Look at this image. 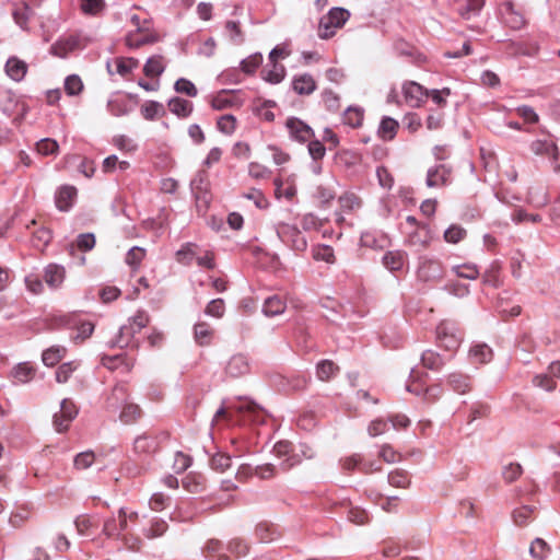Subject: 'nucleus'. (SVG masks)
I'll return each instance as SVG.
<instances>
[{
  "mask_svg": "<svg viewBox=\"0 0 560 560\" xmlns=\"http://www.w3.org/2000/svg\"><path fill=\"white\" fill-rule=\"evenodd\" d=\"M90 39L81 33H72L62 36L49 48L50 55L59 58H67L71 52L78 49H84Z\"/></svg>",
  "mask_w": 560,
  "mask_h": 560,
  "instance_id": "20e7f679",
  "label": "nucleus"
},
{
  "mask_svg": "<svg viewBox=\"0 0 560 560\" xmlns=\"http://www.w3.org/2000/svg\"><path fill=\"white\" fill-rule=\"evenodd\" d=\"M32 9L27 4L13 11L14 22L22 28L27 30V23L31 19Z\"/></svg>",
  "mask_w": 560,
  "mask_h": 560,
  "instance_id": "0e129e2a",
  "label": "nucleus"
},
{
  "mask_svg": "<svg viewBox=\"0 0 560 560\" xmlns=\"http://www.w3.org/2000/svg\"><path fill=\"white\" fill-rule=\"evenodd\" d=\"M191 194L198 207L208 208L211 201L210 183L207 172L199 171L190 182Z\"/></svg>",
  "mask_w": 560,
  "mask_h": 560,
  "instance_id": "0eeeda50",
  "label": "nucleus"
},
{
  "mask_svg": "<svg viewBox=\"0 0 560 560\" xmlns=\"http://www.w3.org/2000/svg\"><path fill=\"white\" fill-rule=\"evenodd\" d=\"M138 514L136 512L130 513L127 516V513L124 508H121L118 512V518L112 517L104 523L103 533L107 537H118L121 532L127 528V520H136Z\"/></svg>",
  "mask_w": 560,
  "mask_h": 560,
  "instance_id": "9d476101",
  "label": "nucleus"
},
{
  "mask_svg": "<svg viewBox=\"0 0 560 560\" xmlns=\"http://www.w3.org/2000/svg\"><path fill=\"white\" fill-rule=\"evenodd\" d=\"M66 278V270L57 264H49L44 269V280L50 289H59Z\"/></svg>",
  "mask_w": 560,
  "mask_h": 560,
  "instance_id": "f3484780",
  "label": "nucleus"
},
{
  "mask_svg": "<svg viewBox=\"0 0 560 560\" xmlns=\"http://www.w3.org/2000/svg\"><path fill=\"white\" fill-rule=\"evenodd\" d=\"M59 144L56 140L45 138L36 143V150L42 155H51L58 152Z\"/></svg>",
  "mask_w": 560,
  "mask_h": 560,
  "instance_id": "338daca9",
  "label": "nucleus"
},
{
  "mask_svg": "<svg viewBox=\"0 0 560 560\" xmlns=\"http://www.w3.org/2000/svg\"><path fill=\"white\" fill-rule=\"evenodd\" d=\"M408 260V255L404 250H389L383 256V265L392 272L402 270Z\"/></svg>",
  "mask_w": 560,
  "mask_h": 560,
  "instance_id": "aec40b11",
  "label": "nucleus"
},
{
  "mask_svg": "<svg viewBox=\"0 0 560 560\" xmlns=\"http://www.w3.org/2000/svg\"><path fill=\"white\" fill-rule=\"evenodd\" d=\"M107 109L112 115L117 117L127 115L130 112L127 101L120 97L109 100Z\"/></svg>",
  "mask_w": 560,
  "mask_h": 560,
  "instance_id": "864d4df0",
  "label": "nucleus"
},
{
  "mask_svg": "<svg viewBox=\"0 0 560 560\" xmlns=\"http://www.w3.org/2000/svg\"><path fill=\"white\" fill-rule=\"evenodd\" d=\"M66 354V348L61 346H54L46 349L42 354L43 363L47 366H54L61 361Z\"/></svg>",
  "mask_w": 560,
  "mask_h": 560,
  "instance_id": "79ce46f5",
  "label": "nucleus"
},
{
  "mask_svg": "<svg viewBox=\"0 0 560 560\" xmlns=\"http://www.w3.org/2000/svg\"><path fill=\"white\" fill-rule=\"evenodd\" d=\"M428 90L416 81H406L402 84V93L407 103L412 107H420L428 98Z\"/></svg>",
  "mask_w": 560,
  "mask_h": 560,
  "instance_id": "9b49d317",
  "label": "nucleus"
},
{
  "mask_svg": "<svg viewBox=\"0 0 560 560\" xmlns=\"http://www.w3.org/2000/svg\"><path fill=\"white\" fill-rule=\"evenodd\" d=\"M165 70V66L163 63V57L160 55L150 57L144 67L143 73L147 77H160Z\"/></svg>",
  "mask_w": 560,
  "mask_h": 560,
  "instance_id": "a19ab883",
  "label": "nucleus"
},
{
  "mask_svg": "<svg viewBox=\"0 0 560 560\" xmlns=\"http://www.w3.org/2000/svg\"><path fill=\"white\" fill-rule=\"evenodd\" d=\"M141 417V409L136 404H125L121 412H120V420L124 423H132L137 421Z\"/></svg>",
  "mask_w": 560,
  "mask_h": 560,
  "instance_id": "8fccbe9b",
  "label": "nucleus"
},
{
  "mask_svg": "<svg viewBox=\"0 0 560 560\" xmlns=\"http://www.w3.org/2000/svg\"><path fill=\"white\" fill-rule=\"evenodd\" d=\"M243 421L250 422L253 424H262L266 421V413L256 404L249 402L245 407Z\"/></svg>",
  "mask_w": 560,
  "mask_h": 560,
  "instance_id": "4c0bfd02",
  "label": "nucleus"
},
{
  "mask_svg": "<svg viewBox=\"0 0 560 560\" xmlns=\"http://www.w3.org/2000/svg\"><path fill=\"white\" fill-rule=\"evenodd\" d=\"M217 127L221 132L231 135L235 130L236 118L230 114L223 115L218 119Z\"/></svg>",
  "mask_w": 560,
  "mask_h": 560,
  "instance_id": "774afa93",
  "label": "nucleus"
},
{
  "mask_svg": "<svg viewBox=\"0 0 560 560\" xmlns=\"http://www.w3.org/2000/svg\"><path fill=\"white\" fill-rule=\"evenodd\" d=\"M350 12L345 8H331L329 12L319 20L318 35L328 39L335 35L336 28H341L349 20Z\"/></svg>",
  "mask_w": 560,
  "mask_h": 560,
  "instance_id": "f03ea898",
  "label": "nucleus"
},
{
  "mask_svg": "<svg viewBox=\"0 0 560 560\" xmlns=\"http://www.w3.org/2000/svg\"><path fill=\"white\" fill-rule=\"evenodd\" d=\"M174 90L179 94H185L189 97H195L198 94V90L195 84L185 78H179L174 84Z\"/></svg>",
  "mask_w": 560,
  "mask_h": 560,
  "instance_id": "680f3d73",
  "label": "nucleus"
},
{
  "mask_svg": "<svg viewBox=\"0 0 560 560\" xmlns=\"http://www.w3.org/2000/svg\"><path fill=\"white\" fill-rule=\"evenodd\" d=\"M549 551H550V548H549L548 544L541 538H536L530 544L529 553L532 557H534L536 559H539V560L545 559L548 556Z\"/></svg>",
  "mask_w": 560,
  "mask_h": 560,
  "instance_id": "052dcab7",
  "label": "nucleus"
},
{
  "mask_svg": "<svg viewBox=\"0 0 560 560\" xmlns=\"http://www.w3.org/2000/svg\"><path fill=\"white\" fill-rule=\"evenodd\" d=\"M95 455L92 451L79 453L74 456L73 466L78 470L86 469L93 465Z\"/></svg>",
  "mask_w": 560,
  "mask_h": 560,
  "instance_id": "e2e57ef3",
  "label": "nucleus"
},
{
  "mask_svg": "<svg viewBox=\"0 0 560 560\" xmlns=\"http://www.w3.org/2000/svg\"><path fill=\"white\" fill-rule=\"evenodd\" d=\"M170 110L180 118H187L192 113L194 105L190 101L182 97H172L168 103Z\"/></svg>",
  "mask_w": 560,
  "mask_h": 560,
  "instance_id": "c756f323",
  "label": "nucleus"
},
{
  "mask_svg": "<svg viewBox=\"0 0 560 560\" xmlns=\"http://www.w3.org/2000/svg\"><path fill=\"white\" fill-rule=\"evenodd\" d=\"M455 9L464 19L478 15L485 5V0H455Z\"/></svg>",
  "mask_w": 560,
  "mask_h": 560,
  "instance_id": "a211bd4d",
  "label": "nucleus"
},
{
  "mask_svg": "<svg viewBox=\"0 0 560 560\" xmlns=\"http://www.w3.org/2000/svg\"><path fill=\"white\" fill-rule=\"evenodd\" d=\"M27 63L18 57H10L5 63V73L14 81L20 82L27 73Z\"/></svg>",
  "mask_w": 560,
  "mask_h": 560,
  "instance_id": "5701e85b",
  "label": "nucleus"
},
{
  "mask_svg": "<svg viewBox=\"0 0 560 560\" xmlns=\"http://www.w3.org/2000/svg\"><path fill=\"white\" fill-rule=\"evenodd\" d=\"M213 329L208 323L200 322L194 327V337L199 346H209L212 340Z\"/></svg>",
  "mask_w": 560,
  "mask_h": 560,
  "instance_id": "f704fd0d",
  "label": "nucleus"
},
{
  "mask_svg": "<svg viewBox=\"0 0 560 560\" xmlns=\"http://www.w3.org/2000/svg\"><path fill=\"white\" fill-rule=\"evenodd\" d=\"M51 231L46 226H40L32 232L31 244L34 248L43 250L51 241Z\"/></svg>",
  "mask_w": 560,
  "mask_h": 560,
  "instance_id": "e433bc0d",
  "label": "nucleus"
},
{
  "mask_svg": "<svg viewBox=\"0 0 560 560\" xmlns=\"http://www.w3.org/2000/svg\"><path fill=\"white\" fill-rule=\"evenodd\" d=\"M77 197V188L73 186L65 185L60 187L55 195V203L58 210L69 211Z\"/></svg>",
  "mask_w": 560,
  "mask_h": 560,
  "instance_id": "dca6fc26",
  "label": "nucleus"
},
{
  "mask_svg": "<svg viewBox=\"0 0 560 560\" xmlns=\"http://www.w3.org/2000/svg\"><path fill=\"white\" fill-rule=\"evenodd\" d=\"M254 534L256 539L262 544L275 541L281 536L279 526L267 521L259 522Z\"/></svg>",
  "mask_w": 560,
  "mask_h": 560,
  "instance_id": "4468645a",
  "label": "nucleus"
},
{
  "mask_svg": "<svg viewBox=\"0 0 560 560\" xmlns=\"http://www.w3.org/2000/svg\"><path fill=\"white\" fill-rule=\"evenodd\" d=\"M452 168L445 164H438L427 172L425 184L428 187H441L451 184Z\"/></svg>",
  "mask_w": 560,
  "mask_h": 560,
  "instance_id": "f8f14e48",
  "label": "nucleus"
},
{
  "mask_svg": "<svg viewBox=\"0 0 560 560\" xmlns=\"http://www.w3.org/2000/svg\"><path fill=\"white\" fill-rule=\"evenodd\" d=\"M83 90V82L77 74H70L65 80V91L68 95H79Z\"/></svg>",
  "mask_w": 560,
  "mask_h": 560,
  "instance_id": "4d7b16f0",
  "label": "nucleus"
},
{
  "mask_svg": "<svg viewBox=\"0 0 560 560\" xmlns=\"http://www.w3.org/2000/svg\"><path fill=\"white\" fill-rule=\"evenodd\" d=\"M141 116L145 120H155L165 116L164 105L158 101H147L140 107Z\"/></svg>",
  "mask_w": 560,
  "mask_h": 560,
  "instance_id": "cd10ccee",
  "label": "nucleus"
},
{
  "mask_svg": "<svg viewBox=\"0 0 560 560\" xmlns=\"http://www.w3.org/2000/svg\"><path fill=\"white\" fill-rule=\"evenodd\" d=\"M469 357L472 363L486 364L492 360L493 351L486 343H477L470 348Z\"/></svg>",
  "mask_w": 560,
  "mask_h": 560,
  "instance_id": "bb28decb",
  "label": "nucleus"
},
{
  "mask_svg": "<svg viewBox=\"0 0 560 560\" xmlns=\"http://www.w3.org/2000/svg\"><path fill=\"white\" fill-rule=\"evenodd\" d=\"M464 334L457 323L453 320H442L436 327V339L439 346L446 351H455L463 340Z\"/></svg>",
  "mask_w": 560,
  "mask_h": 560,
  "instance_id": "7ed1b4c3",
  "label": "nucleus"
},
{
  "mask_svg": "<svg viewBox=\"0 0 560 560\" xmlns=\"http://www.w3.org/2000/svg\"><path fill=\"white\" fill-rule=\"evenodd\" d=\"M399 124L396 119L384 116L380 122L377 135L385 141H390L395 138Z\"/></svg>",
  "mask_w": 560,
  "mask_h": 560,
  "instance_id": "c85d7f7f",
  "label": "nucleus"
},
{
  "mask_svg": "<svg viewBox=\"0 0 560 560\" xmlns=\"http://www.w3.org/2000/svg\"><path fill=\"white\" fill-rule=\"evenodd\" d=\"M340 372V368L331 360H320L316 364V376L323 382H329Z\"/></svg>",
  "mask_w": 560,
  "mask_h": 560,
  "instance_id": "393cba45",
  "label": "nucleus"
},
{
  "mask_svg": "<svg viewBox=\"0 0 560 560\" xmlns=\"http://www.w3.org/2000/svg\"><path fill=\"white\" fill-rule=\"evenodd\" d=\"M451 94L452 91L450 88H443L441 90H428V97H430L439 108H444L447 106L446 97Z\"/></svg>",
  "mask_w": 560,
  "mask_h": 560,
  "instance_id": "bf43d9fd",
  "label": "nucleus"
},
{
  "mask_svg": "<svg viewBox=\"0 0 560 560\" xmlns=\"http://www.w3.org/2000/svg\"><path fill=\"white\" fill-rule=\"evenodd\" d=\"M224 28L229 35V39L232 44L240 46L245 42V34L241 27L238 21L229 20L225 22Z\"/></svg>",
  "mask_w": 560,
  "mask_h": 560,
  "instance_id": "58836bf2",
  "label": "nucleus"
},
{
  "mask_svg": "<svg viewBox=\"0 0 560 560\" xmlns=\"http://www.w3.org/2000/svg\"><path fill=\"white\" fill-rule=\"evenodd\" d=\"M209 464L213 470L224 472L231 467V456L223 452H217L210 457Z\"/></svg>",
  "mask_w": 560,
  "mask_h": 560,
  "instance_id": "49530a36",
  "label": "nucleus"
},
{
  "mask_svg": "<svg viewBox=\"0 0 560 560\" xmlns=\"http://www.w3.org/2000/svg\"><path fill=\"white\" fill-rule=\"evenodd\" d=\"M504 8H505V16H504L505 24L512 30H521L526 23L524 16L520 12L515 11L514 4L511 1L505 2Z\"/></svg>",
  "mask_w": 560,
  "mask_h": 560,
  "instance_id": "7c9ffc66",
  "label": "nucleus"
},
{
  "mask_svg": "<svg viewBox=\"0 0 560 560\" xmlns=\"http://www.w3.org/2000/svg\"><path fill=\"white\" fill-rule=\"evenodd\" d=\"M285 127L289 130L290 137L301 143L307 142L315 136L314 130L306 122L296 117L288 118Z\"/></svg>",
  "mask_w": 560,
  "mask_h": 560,
  "instance_id": "1a4fd4ad",
  "label": "nucleus"
},
{
  "mask_svg": "<svg viewBox=\"0 0 560 560\" xmlns=\"http://www.w3.org/2000/svg\"><path fill=\"white\" fill-rule=\"evenodd\" d=\"M128 398L127 385L118 383L114 386L112 394L107 398V406L117 409L121 404H125Z\"/></svg>",
  "mask_w": 560,
  "mask_h": 560,
  "instance_id": "72a5a7b5",
  "label": "nucleus"
},
{
  "mask_svg": "<svg viewBox=\"0 0 560 560\" xmlns=\"http://www.w3.org/2000/svg\"><path fill=\"white\" fill-rule=\"evenodd\" d=\"M273 452L277 456H288L287 462L289 467H293L300 463L299 453L295 446L289 441H279L273 446Z\"/></svg>",
  "mask_w": 560,
  "mask_h": 560,
  "instance_id": "4be33fe9",
  "label": "nucleus"
},
{
  "mask_svg": "<svg viewBox=\"0 0 560 560\" xmlns=\"http://www.w3.org/2000/svg\"><path fill=\"white\" fill-rule=\"evenodd\" d=\"M133 450L138 454H152L159 450V441L150 434H142L136 438Z\"/></svg>",
  "mask_w": 560,
  "mask_h": 560,
  "instance_id": "b1692460",
  "label": "nucleus"
},
{
  "mask_svg": "<svg viewBox=\"0 0 560 560\" xmlns=\"http://www.w3.org/2000/svg\"><path fill=\"white\" fill-rule=\"evenodd\" d=\"M250 370L248 358L245 354L237 353L229 360L225 372L231 377H240L247 374Z\"/></svg>",
  "mask_w": 560,
  "mask_h": 560,
  "instance_id": "2eb2a0df",
  "label": "nucleus"
},
{
  "mask_svg": "<svg viewBox=\"0 0 560 560\" xmlns=\"http://www.w3.org/2000/svg\"><path fill=\"white\" fill-rule=\"evenodd\" d=\"M35 369L27 362L19 363L11 371V377L14 384H25L34 378Z\"/></svg>",
  "mask_w": 560,
  "mask_h": 560,
  "instance_id": "a878e982",
  "label": "nucleus"
},
{
  "mask_svg": "<svg viewBox=\"0 0 560 560\" xmlns=\"http://www.w3.org/2000/svg\"><path fill=\"white\" fill-rule=\"evenodd\" d=\"M452 359V354H440L439 352L428 349L421 354L422 365L431 371L439 372Z\"/></svg>",
  "mask_w": 560,
  "mask_h": 560,
  "instance_id": "ddd939ff",
  "label": "nucleus"
},
{
  "mask_svg": "<svg viewBox=\"0 0 560 560\" xmlns=\"http://www.w3.org/2000/svg\"><path fill=\"white\" fill-rule=\"evenodd\" d=\"M136 328L132 325L121 326L116 339L113 341V346L125 348L129 346L131 339L136 335Z\"/></svg>",
  "mask_w": 560,
  "mask_h": 560,
  "instance_id": "de8ad7c7",
  "label": "nucleus"
},
{
  "mask_svg": "<svg viewBox=\"0 0 560 560\" xmlns=\"http://www.w3.org/2000/svg\"><path fill=\"white\" fill-rule=\"evenodd\" d=\"M364 112L359 107H349L343 115L345 124L351 126L352 128H358L361 126L363 120Z\"/></svg>",
  "mask_w": 560,
  "mask_h": 560,
  "instance_id": "09e8293b",
  "label": "nucleus"
},
{
  "mask_svg": "<svg viewBox=\"0 0 560 560\" xmlns=\"http://www.w3.org/2000/svg\"><path fill=\"white\" fill-rule=\"evenodd\" d=\"M427 373H420L416 371L415 369L410 372L409 382L406 386L407 390L416 394V395H423L424 396V389H425V382L423 377H427Z\"/></svg>",
  "mask_w": 560,
  "mask_h": 560,
  "instance_id": "c9c22d12",
  "label": "nucleus"
},
{
  "mask_svg": "<svg viewBox=\"0 0 560 560\" xmlns=\"http://www.w3.org/2000/svg\"><path fill=\"white\" fill-rule=\"evenodd\" d=\"M78 408L75 404L68 398H65L60 404L59 412H56L52 418V423L57 432L62 433L66 432L70 423L78 416Z\"/></svg>",
  "mask_w": 560,
  "mask_h": 560,
  "instance_id": "6e6552de",
  "label": "nucleus"
},
{
  "mask_svg": "<svg viewBox=\"0 0 560 560\" xmlns=\"http://www.w3.org/2000/svg\"><path fill=\"white\" fill-rule=\"evenodd\" d=\"M388 482L396 488H406L410 483L409 474L404 469H395L389 472Z\"/></svg>",
  "mask_w": 560,
  "mask_h": 560,
  "instance_id": "603ef678",
  "label": "nucleus"
},
{
  "mask_svg": "<svg viewBox=\"0 0 560 560\" xmlns=\"http://www.w3.org/2000/svg\"><path fill=\"white\" fill-rule=\"evenodd\" d=\"M447 385L452 390L458 394H466L472 387L470 376L460 372L451 373L447 376Z\"/></svg>",
  "mask_w": 560,
  "mask_h": 560,
  "instance_id": "412c9836",
  "label": "nucleus"
},
{
  "mask_svg": "<svg viewBox=\"0 0 560 560\" xmlns=\"http://www.w3.org/2000/svg\"><path fill=\"white\" fill-rule=\"evenodd\" d=\"M338 202L343 211H352L361 207V199L353 192H346L339 197Z\"/></svg>",
  "mask_w": 560,
  "mask_h": 560,
  "instance_id": "5fc2aeb1",
  "label": "nucleus"
},
{
  "mask_svg": "<svg viewBox=\"0 0 560 560\" xmlns=\"http://www.w3.org/2000/svg\"><path fill=\"white\" fill-rule=\"evenodd\" d=\"M532 151L538 155H547L553 160L558 159V148L555 142L549 140H536L532 143Z\"/></svg>",
  "mask_w": 560,
  "mask_h": 560,
  "instance_id": "2f4dec72",
  "label": "nucleus"
},
{
  "mask_svg": "<svg viewBox=\"0 0 560 560\" xmlns=\"http://www.w3.org/2000/svg\"><path fill=\"white\" fill-rule=\"evenodd\" d=\"M535 512V506L522 505L513 511V520L517 526H525L534 517Z\"/></svg>",
  "mask_w": 560,
  "mask_h": 560,
  "instance_id": "c03bdc74",
  "label": "nucleus"
},
{
  "mask_svg": "<svg viewBox=\"0 0 560 560\" xmlns=\"http://www.w3.org/2000/svg\"><path fill=\"white\" fill-rule=\"evenodd\" d=\"M272 68L269 70L264 69L261 71V77L265 81L271 84L280 83L285 77V68L283 65L278 62L271 63Z\"/></svg>",
  "mask_w": 560,
  "mask_h": 560,
  "instance_id": "37998d69",
  "label": "nucleus"
},
{
  "mask_svg": "<svg viewBox=\"0 0 560 560\" xmlns=\"http://www.w3.org/2000/svg\"><path fill=\"white\" fill-rule=\"evenodd\" d=\"M277 235L283 244L295 252H304L307 248V241L302 232L291 224H280Z\"/></svg>",
  "mask_w": 560,
  "mask_h": 560,
  "instance_id": "423d86ee",
  "label": "nucleus"
},
{
  "mask_svg": "<svg viewBox=\"0 0 560 560\" xmlns=\"http://www.w3.org/2000/svg\"><path fill=\"white\" fill-rule=\"evenodd\" d=\"M291 85L292 90L299 95H310L317 88L314 78L308 73L294 75Z\"/></svg>",
  "mask_w": 560,
  "mask_h": 560,
  "instance_id": "6ab92c4d",
  "label": "nucleus"
},
{
  "mask_svg": "<svg viewBox=\"0 0 560 560\" xmlns=\"http://www.w3.org/2000/svg\"><path fill=\"white\" fill-rule=\"evenodd\" d=\"M228 550L236 557H243L248 553L249 545L243 538H233L228 544Z\"/></svg>",
  "mask_w": 560,
  "mask_h": 560,
  "instance_id": "69168bd1",
  "label": "nucleus"
},
{
  "mask_svg": "<svg viewBox=\"0 0 560 560\" xmlns=\"http://www.w3.org/2000/svg\"><path fill=\"white\" fill-rule=\"evenodd\" d=\"M168 528V524L159 517L150 521V527L145 532L148 538H155L162 536Z\"/></svg>",
  "mask_w": 560,
  "mask_h": 560,
  "instance_id": "6e6d98bb",
  "label": "nucleus"
},
{
  "mask_svg": "<svg viewBox=\"0 0 560 560\" xmlns=\"http://www.w3.org/2000/svg\"><path fill=\"white\" fill-rule=\"evenodd\" d=\"M206 478L201 474H188L183 479V487L191 492L199 493L205 490Z\"/></svg>",
  "mask_w": 560,
  "mask_h": 560,
  "instance_id": "ea45409f",
  "label": "nucleus"
},
{
  "mask_svg": "<svg viewBox=\"0 0 560 560\" xmlns=\"http://www.w3.org/2000/svg\"><path fill=\"white\" fill-rule=\"evenodd\" d=\"M445 268L443 264L436 259L428 256L419 258V266L417 276L423 282H439L443 279Z\"/></svg>",
  "mask_w": 560,
  "mask_h": 560,
  "instance_id": "39448f33",
  "label": "nucleus"
},
{
  "mask_svg": "<svg viewBox=\"0 0 560 560\" xmlns=\"http://www.w3.org/2000/svg\"><path fill=\"white\" fill-rule=\"evenodd\" d=\"M262 63V55L255 52L241 61V69L246 74H253Z\"/></svg>",
  "mask_w": 560,
  "mask_h": 560,
  "instance_id": "3c124183",
  "label": "nucleus"
},
{
  "mask_svg": "<svg viewBox=\"0 0 560 560\" xmlns=\"http://www.w3.org/2000/svg\"><path fill=\"white\" fill-rule=\"evenodd\" d=\"M284 310L285 302L279 295L267 298L262 305V313L268 317L282 314Z\"/></svg>",
  "mask_w": 560,
  "mask_h": 560,
  "instance_id": "473e14b6",
  "label": "nucleus"
},
{
  "mask_svg": "<svg viewBox=\"0 0 560 560\" xmlns=\"http://www.w3.org/2000/svg\"><path fill=\"white\" fill-rule=\"evenodd\" d=\"M46 327L50 330L55 329H75L77 334L72 336L74 342H82L90 338L94 331V324L84 320L80 313L73 312L68 314H52L45 319Z\"/></svg>",
  "mask_w": 560,
  "mask_h": 560,
  "instance_id": "f257e3e1",
  "label": "nucleus"
},
{
  "mask_svg": "<svg viewBox=\"0 0 560 560\" xmlns=\"http://www.w3.org/2000/svg\"><path fill=\"white\" fill-rule=\"evenodd\" d=\"M467 235V232L464 228L457 224H452L446 231L444 232V240L447 243L456 244L460 241H463Z\"/></svg>",
  "mask_w": 560,
  "mask_h": 560,
  "instance_id": "13d9d810",
  "label": "nucleus"
},
{
  "mask_svg": "<svg viewBox=\"0 0 560 560\" xmlns=\"http://www.w3.org/2000/svg\"><path fill=\"white\" fill-rule=\"evenodd\" d=\"M384 243L385 237L383 235H377L375 232H363L360 237L361 246L372 249L383 248Z\"/></svg>",
  "mask_w": 560,
  "mask_h": 560,
  "instance_id": "a18cd8bd",
  "label": "nucleus"
}]
</instances>
